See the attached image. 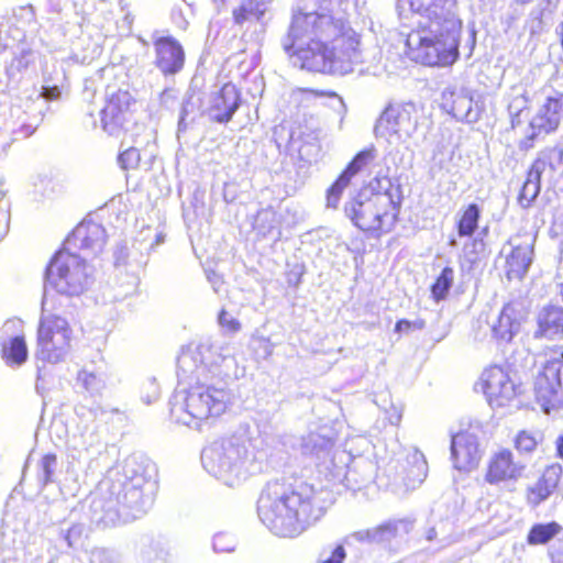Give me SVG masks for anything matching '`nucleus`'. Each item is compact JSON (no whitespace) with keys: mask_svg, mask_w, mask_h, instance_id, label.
<instances>
[{"mask_svg":"<svg viewBox=\"0 0 563 563\" xmlns=\"http://www.w3.org/2000/svg\"><path fill=\"white\" fill-rule=\"evenodd\" d=\"M346 558L345 550L343 545H336L329 558L322 561V563H343Z\"/></svg>","mask_w":563,"mask_h":563,"instance_id":"13d9d810","label":"nucleus"},{"mask_svg":"<svg viewBox=\"0 0 563 563\" xmlns=\"http://www.w3.org/2000/svg\"><path fill=\"white\" fill-rule=\"evenodd\" d=\"M140 235L142 236V240H136V243L140 244L139 249L141 251L145 250L146 252H150L155 246L162 244L165 241V235L163 233H155L153 236H151L150 229L142 231Z\"/></svg>","mask_w":563,"mask_h":563,"instance_id":"8fccbe9b","label":"nucleus"},{"mask_svg":"<svg viewBox=\"0 0 563 563\" xmlns=\"http://www.w3.org/2000/svg\"><path fill=\"white\" fill-rule=\"evenodd\" d=\"M418 126V110L413 102L390 103L382 112L374 126L376 137L389 143H406Z\"/></svg>","mask_w":563,"mask_h":563,"instance_id":"9d476101","label":"nucleus"},{"mask_svg":"<svg viewBox=\"0 0 563 563\" xmlns=\"http://www.w3.org/2000/svg\"><path fill=\"white\" fill-rule=\"evenodd\" d=\"M134 102L133 96L128 90L119 89L111 93L100 112L103 131L109 135H119L125 130L132 119L131 106Z\"/></svg>","mask_w":563,"mask_h":563,"instance_id":"dca6fc26","label":"nucleus"},{"mask_svg":"<svg viewBox=\"0 0 563 563\" xmlns=\"http://www.w3.org/2000/svg\"><path fill=\"white\" fill-rule=\"evenodd\" d=\"M562 467L559 464L548 466L536 484L527 488V501L536 507L547 500L559 485Z\"/></svg>","mask_w":563,"mask_h":563,"instance_id":"cd10ccee","label":"nucleus"},{"mask_svg":"<svg viewBox=\"0 0 563 563\" xmlns=\"http://www.w3.org/2000/svg\"><path fill=\"white\" fill-rule=\"evenodd\" d=\"M547 161L543 158H537L527 174L525 183L541 186V176L547 168Z\"/></svg>","mask_w":563,"mask_h":563,"instance_id":"603ef678","label":"nucleus"},{"mask_svg":"<svg viewBox=\"0 0 563 563\" xmlns=\"http://www.w3.org/2000/svg\"><path fill=\"white\" fill-rule=\"evenodd\" d=\"M561 530L562 527L555 521L548 523H536L531 527L527 536V542L530 545L547 544L555 536H558Z\"/></svg>","mask_w":563,"mask_h":563,"instance_id":"e433bc0d","label":"nucleus"},{"mask_svg":"<svg viewBox=\"0 0 563 563\" xmlns=\"http://www.w3.org/2000/svg\"><path fill=\"white\" fill-rule=\"evenodd\" d=\"M533 390L537 401L547 413L563 402V351L550 353L534 378Z\"/></svg>","mask_w":563,"mask_h":563,"instance_id":"9b49d317","label":"nucleus"},{"mask_svg":"<svg viewBox=\"0 0 563 563\" xmlns=\"http://www.w3.org/2000/svg\"><path fill=\"white\" fill-rule=\"evenodd\" d=\"M376 157V150L372 146L360 151L339 175L336 180L327 190V208L336 209L344 189L351 179Z\"/></svg>","mask_w":563,"mask_h":563,"instance_id":"412c9836","label":"nucleus"},{"mask_svg":"<svg viewBox=\"0 0 563 563\" xmlns=\"http://www.w3.org/2000/svg\"><path fill=\"white\" fill-rule=\"evenodd\" d=\"M161 396V389L157 380L154 377L146 378L141 387V399L144 404L151 405L155 402Z\"/></svg>","mask_w":563,"mask_h":563,"instance_id":"a18cd8bd","label":"nucleus"},{"mask_svg":"<svg viewBox=\"0 0 563 563\" xmlns=\"http://www.w3.org/2000/svg\"><path fill=\"white\" fill-rule=\"evenodd\" d=\"M156 488V483H150L148 486L111 484L106 493L91 497V522L107 528L141 517L152 507Z\"/></svg>","mask_w":563,"mask_h":563,"instance_id":"423d86ee","label":"nucleus"},{"mask_svg":"<svg viewBox=\"0 0 563 563\" xmlns=\"http://www.w3.org/2000/svg\"><path fill=\"white\" fill-rule=\"evenodd\" d=\"M561 113L558 101L549 97L530 122L533 130L530 137L533 139L541 133L554 131L559 126Z\"/></svg>","mask_w":563,"mask_h":563,"instance_id":"c85d7f7f","label":"nucleus"},{"mask_svg":"<svg viewBox=\"0 0 563 563\" xmlns=\"http://www.w3.org/2000/svg\"><path fill=\"white\" fill-rule=\"evenodd\" d=\"M541 186L523 183L518 201L521 207L528 208L539 196Z\"/></svg>","mask_w":563,"mask_h":563,"instance_id":"3c124183","label":"nucleus"},{"mask_svg":"<svg viewBox=\"0 0 563 563\" xmlns=\"http://www.w3.org/2000/svg\"><path fill=\"white\" fill-rule=\"evenodd\" d=\"M106 443L101 434L96 429H85L79 435H75L69 445V457L78 464L86 465L88 468L106 451Z\"/></svg>","mask_w":563,"mask_h":563,"instance_id":"4be33fe9","label":"nucleus"},{"mask_svg":"<svg viewBox=\"0 0 563 563\" xmlns=\"http://www.w3.org/2000/svg\"><path fill=\"white\" fill-rule=\"evenodd\" d=\"M483 393L493 408L509 406L520 393L518 386L501 366H490L481 376Z\"/></svg>","mask_w":563,"mask_h":563,"instance_id":"ddd939ff","label":"nucleus"},{"mask_svg":"<svg viewBox=\"0 0 563 563\" xmlns=\"http://www.w3.org/2000/svg\"><path fill=\"white\" fill-rule=\"evenodd\" d=\"M172 99H175V91L173 89H164L161 92L159 100L163 106H167Z\"/></svg>","mask_w":563,"mask_h":563,"instance_id":"774afa93","label":"nucleus"},{"mask_svg":"<svg viewBox=\"0 0 563 563\" xmlns=\"http://www.w3.org/2000/svg\"><path fill=\"white\" fill-rule=\"evenodd\" d=\"M536 235L531 233L511 236L507 245L510 251L506 253V276L509 280H521L533 262Z\"/></svg>","mask_w":563,"mask_h":563,"instance_id":"2eb2a0df","label":"nucleus"},{"mask_svg":"<svg viewBox=\"0 0 563 563\" xmlns=\"http://www.w3.org/2000/svg\"><path fill=\"white\" fill-rule=\"evenodd\" d=\"M541 434L539 432H530L522 430L515 439V446L519 452L530 453L536 450Z\"/></svg>","mask_w":563,"mask_h":563,"instance_id":"c03bdc74","label":"nucleus"},{"mask_svg":"<svg viewBox=\"0 0 563 563\" xmlns=\"http://www.w3.org/2000/svg\"><path fill=\"white\" fill-rule=\"evenodd\" d=\"M155 49L154 65L164 76L178 74L185 64V52L181 44L170 35L152 34Z\"/></svg>","mask_w":563,"mask_h":563,"instance_id":"f3484780","label":"nucleus"},{"mask_svg":"<svg viewBox=\"0 0 563 563\" xmlns=\"http://www.w3.org/2000/svg\"><path fill=\"white\" fill-rule=\"evenodd\" d=\"M0 346L2 358L8 366L19 367L26 362L29 351L24 336L1 340Z\"/></svg>","mask_w":563,"mask_h":563,"instance_id":"2f4dec72","label":"nucleus"},{"mask_svg":"<svg viewBox=\"0 0 563 563\" xmlns=\"http://www.w3.org/2000/svg\"><path fill=\"white\" fill-rule=\"evenodd\" d=\"M154 476L155 465L143 455L132 454L123 461L111 484L148 486L150 483H156Z\"/></svg>","mask_w":563,"mask_h":563,"instance_id":"b1692460","label":"nucleus"},{"mask_svg":"<svg viewBox=\"0 0 563 563\" xmlns=\"http://www.w3.org/2000/svg\"><path fill=\"white\" fill-rule=\"evenodd\" d=\"M200 97L194 92H187L180 108L177 134L186 132L188 126L195 122L200 109Z\"/></svg>","mask_w":563,"mask_h":563,"instance_id":"c9c22d12","label":"nucleus"},{"mask_svg":"<svg viewBox=\"0 0 563 563\" xmlns=\"http://www.w3.org/2000/svg\"><path fill=\"white\" fill-rule=\"evenodd\" d=\"M218 322L221 328L225 329L228 332L236 333L241 329L240 321L231 316L227 310L222 309L218 316Z\"/></svg>","mask_w":563,"mask_h":563,"instance_id":"6e6d98bb","label":"nucleus"},{"mask_svg":"<svg viewBox=\"0 0 563 563\" xmlns=\"http://www.w3.org/2000/svg\"><path fill=\"white\" fill-rule=\"evenodd\" d=\"M317 0H302L292 10L282 46L294 66L309 71L344 76L363 63L360 36L342 18L316 9Z\"/></svg>","mask_w":563,"mask_h":563,"instance_id":"f03ea898","label":"nucleus"},{"mask_svg":"<svg viewBox=\"0 0 563 563\" xmlns=\"http://www.w3.org/2000/svg\"><path fill=\"white\" fill-rule=\"evenodd\" d=\"M523 470V464L514 461L512 452L508 449H503L490 456L485 479L493 485L507 481H517Z\"/></svg>","mask_w":563,"mask_h":563,"instance_id":"393cba45","label":"nucleus"},{"mask_svg":"<svg viewBox=\"0 0 563 563\" xmlns=\"http://www.w3.org/2000/svg\"><path fill=\"white\" fill-rule=\"evenodd\" d=\"M58 467L57 456L53 453L45 454L37 464V482L42 487L55 482Z\"/></svg>","mask_w":563,"mask_h":563,"instance_id":"58836bf2","label":"nucleus"},{"mask_svg":"<svg viewBox=\"0 0 563 563\" xmlns=\"http://www.w3.org/2000/svg\"><path fill=\"white\" fill-rule=\"evenodd\" d=\"M528 314L525 302L512 300L507 302L490 325L493 336L500 342H510L519 332L521 322Z\"/></svg>","mask_w":563,"mask_h":563,"instance_id":"aec40b11","label":"nucleus"},{"mask_svg":"<svg viewBox=\"0 0 563 563\" xmlns=\"http://www.w3.org/2000/svg\"><path fill=\"white\" fill-rule=\"evenodd\" d=\"M482 209L477 203H470L461 213L456 222V232L460 238H471L478 229Z\"/></svg>","mask_w":563,"mask_h":563,"instance_id":"72a5a7b5","label":"nucleus"},{"mask_svg":"<svg viewBox=\"0 0 563 563\" xmlns=\"http://www.w3.org/2000/svg\"><path fill=\"white\" fill-rule=\"evenodd\" d=\"M333 446L334 438L328 429L310 432L298 440L299 452L317 465H324L327 470L334 466Z\"/></svg>","mask_w":563,"mask_h":563,"instance_id":"6ab92c4d","label":"nucleus"},{"mask_svg":"<svg viewBox=\"0 0 563 563\" xmlns=\"http://www.w3.org/2000/svg\"><path fill=\"white\" fill-rule=\"evenodd\" d=\"M408 463L410 467L407 472V485L415 487L421 484L428 475V463L424 455L420 451H413L408 455Z\"/></svg>","mask_w":563,"mask_h":563,"instance_id":"4c0bfd02","label":"nucleus"},{"mask_svg":"<svg viewBox=\"0 0 563 563\" xmlns=\"http://www.w3.org/2000/svg\"><path fill=\"white\" fill-rule=\"evenodd\" d=\"M241 93L235 85L228 82L213 92L209 100L207 114L217 123H228L241 106Z\"/></svg>","mask_w":563,"mask_h":563,"instance_id":"5701e85b","label":"nucleus"},{"mask_svg":"<svg viewBox=\"0 0 563 563\" xmlns=\"http://www.w3.org/2000/svg\"><path fill=\"white\" fill-rule=\"evenodd\" d=\"M59 551L66 549H77L82 544L85 536V526L82 523L63 522L58 527H53L49 531Z\"/></svg>","mask_w":563,"mask_h":563,"instance_id":"7c9ffc66","label":"nucleus"},{"mask_svg":"<svg viewBox=\"0 0 563 563\" xmlns=\"http://www.w3.org/2000/svg\"><path fill=\"white\" fill-rule=\"evenodd\" d=\"M404 525L402 521H388L373 528L372 540L374 543L389 542L397 537L398 527Z\"/></svg>","mask_w":563,"mask_h":563,"instance_id":"37998d69","label":"nucleus"},{"mask_svg":"<svg viewBox=\"0 0 563 563\" xmlns=\"http://www.w3.org/2000/svg\"><path fill=\"white\" fill-rule=\"evenodd\" d=\"M278 224L279 220L276 212L272 209H264L257 213L254 228L263 236H271L274 241H278L282 236Z\"/></svg>","mask_w":563,"mask_h":563,"instance_id":"f704fd0d","label":"nucleus"},{"mask_svg":"<svg viewBox=\"0 0 563 563\" xmlns=\"http://www.w3.org/2000/svg\"><path fill=\"white\" fill-rule=\"evenodd\" d=\"M330 97H331V98L334 100V102H335V104H332V107H333L336 111H339V112H343V113H344V112L346 111V107H345V104H344L343 99H342L340 96H338L335 92H332V93L330 95Z\"/></svg>","mask_w":563,"mask_h":563,"instance_id":"338daca9","label":"nucleus"},{"mask_svg":"<svg viewBox=\"0 0 563 563\" xmlns=\"http://www.w3.org/2000/svg\"><path fill=\"white\" fill-rule=\"evenodd\" d=\"M322 493L286 478L268 481L257 499V516L275 536L296 538L325 514Z\"/></svg>","mask_w":563,"mask_h":563,"instance_id":"20e7f679","label":"nucleus"},{"mask_svg":"<svg viewBox=\"0 0 563 563\" xmlns=\"http://www.w3.org/2000/svg\"><path fill=\"white\" fill-rule=\"evenodd\" d=\"M372 531L373 529L360 530L350 534L347 539H354L358 542L374 543L372 540Z\"/></svg>","mask_w":563,"mask_h":563,"instance_id":"052dcab7","label":"nucleus"},{"mask_svg":"<svg viewBox=\"0 0 563 563\" xmlns=\"http://www.w3.org/2000/svg\"><path fill=\"white\" fill-rule=\"evenodd\" d=\"M56 75V78L46 75H44L43 77L42 89L41 91H38V93L41 95V98L45 100L46 103L48 101L58 100L62 96V87L65 76L63 73H57Z\"/></svg>","mask_w":563,"mask_h":563,"instance_id":"ea45409f","label":"nucleus"},{"mask_svg":"<svg viewBox=\"0 0 563 563\" xmlns=\"http://www.w3.org/2000/svg\"><path fill=\"white\" fill-rule=\"evenodd\" d=\"M377 183L383 192H360L344 203V216L364 232H389L398 219L400 187H394L389 178Z\"/></svg>","mask_w":563,"mask_h":563,"instance_id":"0eeeda50","label":"nucleus"},{"mask_svg":"<svg viewBox=\"0 0 563 563\" xmlns=\"http://www.w3.org/2000/svg\"><path fill=\"white\" fill-rule=\"evenodd\" d=\"M453 279H454L453 268L449 267V266L444 267L441 271L438 278L435 279V282L431 286L432 297L437 301H440L448 296V294L452 287Z\"/></svg>","mask_w":563,"mask_h":563,"instance_id":"a19ab883","label":"nucleus"},{"mask_svg":"<svg viewBox=\"0 0 563 563\" xmlns=\"http://www.w3.org/2000/svg\"><path fill=\"white\" fill-rule=\"evenodd\" d=\"M401 24L419 19L407 34L409 58L430 67H450L460 58L462 20L457 0H396Z\"/></svg>","mask_w":563,"mask_h":563,"instance_id":"7ed1b4c3","label":"nucleus"},{"mask_svg":"<svg viewBox=\"0 0 563 563\" xmlns=\"http://www.w3.org/2000/svg\"><path fill=\"white\" fill-rule=\"evenodd\" d=\"M141 162L140 151L131 146L125 151L121 152L118 156V163L122 169H135L139 167Z\"/></svg>","mask_w":563,"mask_h":563,"instance_id":"49530a36","label":"nucleus"},{"mask_svg":"<svg viewBox=\"0 0 563 563\" xmlns=\"http://www.w3.org/2000/svg\"><path fill=\"white\" fill-rule=\"evenodd\" d=\"M89 561L90 563H120L119 555L107 549H93Z\"/></svg>","mask_w":563,"mask_h":563,"instance_id":"864d4df0","label":"nucleus"},{"mask_svg":"<svg viewBox=\"0 0 563 563\" xmlns=\"http://www.w3.org/2000/svg\"><path fill=\"white\" fill-rule=\"evenodd\" d=\"M442 97L443 107L457 121L475 123L479 120V111L473 107V98L464 90L445 89Z\"/></svg>","mask_w":563,"mask_h":563,"instance_id":"a878e982","label":"nucleus"},{"mask_svg":"<svg viewBox=\"0 0 563 563\" xmlns=\"http://www.w3.org/2000/svg\"><path fill=\"white\" fill-rule=\"evenodd\" d=\"M56 305L46 294L42 299V313L37 328V361L57 364L70 352L73 330L68 321L54 312Z\"/></svg>","mask_w":563,"mask_h":563,"instance_id":"1a4fd4ad","label":"nucleus"},{"mask_svg":"<svg viewBox=\"0 0 563 563\" xmlns=\"http://www.w3.org/2000/svg\"><path fill=\"white\" fill-rule=\"evenodd\" d=\"M4 181L0 180V201L5 195ZM9 229V214L4 206L0 205V241L4 238Z\"/></svg>","mask_w":563,"mask_h":563,"instance_id":"4d7b16f0","label":"nucleus"},{"mask_svg":"<svg viewBox=\"0 0 563 563\" xmlns=\"http://www.w3.org/2000/svg\"><path fill=\"white\" fill-rule=\"evenodd\" d=\"M481 433H483V426L479 421H475L470 423L467 430L452 435L451 459L456 470L470 472L477 467L483 455L478 440Z\"/></svg>","mask_w":563,"mask_h":563,"instance_id":"f8f14e48","label":"nucleus"},{"mask_svg":"<svg viewBox=\"0 0 563 563\" xmlns=\"http://www.w3.org/2000/svg\"><path fill=\"white\" fill-rule=\"evenodd\" d=\"M236 360L228 347L201 342L181 350L177 360L178 387L169 399L170 418L192 429L220 417L232 400L229 384L238 378Z\"/></svg>","mask_w":563,"mask_h":563,"instance_id":"f257e3e1","label":"nucleus"},{"mask_svg":"<svg viewBox=\"0 0 563 563\" xmlns=\"http://www.w3.org/2000/svg\"><path fill=\"white\" fill-rule=\"evenodd\" d=\"M209 283L212 285V288L214 292L220 291V287L222 286V279L219 275H217L214 272L209 273L207 275Z\"/></svg>","mask_w":563,"mask_h":563,"instance_id":"e2e57ef3","label":"nucleus"},{"mask_svg":"<svg viewBox=\"0 0 563 563\" xmlns=\"http://www.w3.org/2000/svg\"><path fill=\"white\" fill-rule=\"evenodd\" d=\"M411 330V321L407 319H400L395 324V332H409Z\"/></svg>","mask_w":563,"mask_h":563,"instance_id":"0e129e2a","label":"nucleus"},{"mask_svg":"<svg viewBox=\"0 0 563 563\" xmlns=\"http://www.w3.org/2000/svg\"><path fill=\"white\" fill-rule=\"evenodd\" d=\"M483 250H484L483 236L475 238L471 242H468L464 245L465 254H470V253L478 254Z\"/></svg>","mask_w":563,"mask_h":563,"instance_id":"bf43d9fd","label":"nucleus"},{"mask_svg":"<svg viewBox=\"0 0 563 563\" xmlns=\"http://www.w3.org/2000/svg\"><path fill=\"white\" fill-rule=\"evenodd\" d=\"M258 3L254 1H245L238 9L233 11L234 22L239 25H242L245 21H249L252 18L260 20L264 14V10L258 8Z\"/></svg>","mask_w":563,"mask_h":563,"instance_id":"79ce46f5","label":"nucleus"},{"mask_svg":"<svg viewBox=\"0 0 563 563\" xmlns=\"http://www.w3.org/2000/svg\"><path fill=\"white\" fill-rule=\"evenodd\" d=\"M236 541L232 534L229 533H217L213 537L212 548L216 552L227 553L234 551Z\"/></svg>","mask_w":563,"mask_h":563,"instance_id":"09e8293b","label":"nucleus"},{"mask_svg":"<svg viewBox=\"0 0 563 563\" xmlns=\"http://www.w3.org/2000/svg\"><path fill=\"white\" fill-rule=\"evenodd\" d=\"M536 339L560 340L563 338V307L544 306L537 316Z\"/></svg>","mask_w":563,"mask_h":563,"instance_id":"bb28decb","label":"nucleus"},{"mask_svg":"<svg viewBox=\"0 0 563 563\" xmlns=\"http://www.w3.org/2000/svg\"><path fill=\"white\" fill-rule=\"evenodd\" d=\"M23 335V322L21 319H8L0 329V341Z\"/></svg>","mask_w":563,"mask_h":563,"instance_id":"de8ad7c7","label":"nucleus"},{"mask_svg":"<svg viewBox=\"0 0 563 563\" xmlns=\"http://www.w3.org/2000/svg\"><path fill=\"white\" fill-rule=\"evenodd\" d=\"M265 441L257 429L240 426L230 437L203 449V468L229 487L240 486L262 472Z\"/></svg>","mask_w":563,"mask_h":563,"instance_id":"39448f33","label":"nucleus"},{"mask_svg":"<svg viewBox=\"0 0 563 563\" xmlns=\"http://www.w3.org/2000/svg\"><path fill=\"white\" fill-rule=\"evenodd\" d=\"M133 18L126 13L123 18V21L121 25H119V30L117 32L119 33H129L131 31Z\"/></svg>","mask_w":563,"mask_h":563,"instance_id":"69168bd1","label":"nucleus"},{"mask_svg":"<svg viewBox=\"0 0 563 563\" xmlns=\"http://www.w3.org/2000/svg\"><path fill=\"white\" fill-rule=\"evenodd\" d=\"M95 267L76 252L62 249L51 260L45 272L44 295L55 303L54 291L67 298L79 297L95 283Z\"/></svg>","mask_w":563,"mask_h":563,"instance_id":"6e6552de","label":"nucleus"},{"mask_svg":"<svg viewBox=\"0 0 563 563\" xmlns=\"http://www.w3.org/2000/svg\"><path fill=\"white\" fill-rule=\"evenodd\" d=\"M89 21L101 31L104 37L113 35L119 30V24L113 21V13L106 0H99L98 7L90 14Z\"/></svg>","mask_w":563,"mask_h":563,"instance_id":"473e14b6","label":"nucleus"},{"mask_svg":"<svg viewBox=\"0 0 563 563\" xmlns=\"http://www.w3.org/2000/svg\"><path fill=\"white\" fill-rule=\"evenodd\" d=\"M357 471L355 466H349L345 475L344 481L346 482V486L350 489L357 490L361 489L363 485H365L367 482L371 481V476H363L361 481L357 479Z\"/></svg>","mask_w":563,"mask_h":563,"instance_id":"5fc2aeb1","label":"nucleus"},{"mask_svg":"<svg viewBox=\"0 0 563 563\" xmlns=\"http://www.w3.org/2000/svg\"><path fill=\"white\" fill-rule=\"evenodd\" d=\"M106 366L96 368L84 367L77 373L76 386L91 398L100 397L107 386Z\"/></svg>","mask_w":563,"mask_h":563,"instance_id":"c756f323","label":"nucleus"},{"mask_svg":"<svg viewBox=\"0 0 563 563\" xmlns=\"http://www.w3.org/2000/svg\"><path fill=\"white\" fill-rule=\"evenodd\" d=\"M106 239V230L101 224L85 220L67 236L63 249L71 252L79 250L97 255L103 250Z\"/></svg>","mask_w":563,"mask_h":563,"instance_id":"a211bd4d","label":"nucleus"},{"mask_svg":"<svg viewBox=\"0 0 563 563\" xmlns=\"http://www.w3.org/2000/svg\"><path fill=\"white\" fill-rule=\"evenodd\" d=\"M48 104L41 98L38 90L34 87H25L18 102L12 107V115L20 121L16 133L23 137L32 135L44 119Z\"/></svg>","mask_w":563,"mask_h":563,"instance_id":"4468645a","label":"nucleus"},{"mask_svg":"<svg viewBox=\"0 0 563 563\" xmlns=\"http://www.w3.org/2000/svg\"><path fill=\"white\" fill-rule=\"evenodd\" d=\"M260 347L263 350V356L268 357L273 354L274 344L266 338L258 339Z\"/></svg>","mask_w":563,"mask_h":563,"instance_id":"680f3d73","label":"nucleus"}]
</instances>
